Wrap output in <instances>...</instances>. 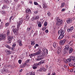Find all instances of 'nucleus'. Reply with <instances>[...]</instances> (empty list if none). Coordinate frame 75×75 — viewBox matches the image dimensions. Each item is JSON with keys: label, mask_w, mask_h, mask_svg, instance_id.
<instances>
[{"label": "nucleus", "mask_w": 75, "mask_h": 75, "mask_svg": "<svg viewBox=\"0 0 75 75\" xmlns=\"http://www.w3.org/2000/svg\"><path fill=\"white\" fill-rule=\"evenodd\" d=\"M64 33H65V31L63 30H59L58 34H60V36L59 37L58 39L61 40V39H62L64 37Z\"/></svg>", "instance_id": "1"}, {"label": "nucleus", "mask_w": 75, "mask_h": 75, "mask_svg": "<svg viewBox=\"0 0 75 75\" xmlns=\"http://www.w3.org/2000/svg\"><path fill=\"white\" fill-rule=\"evenodd\" d=\"M23 20L22 19V18H21L19 19V21L17 23V30H18L20 29L19 28V27H20V25L22 24L23 22Z\"/></svg>", "instance_id": "2"}, {"label": "nucleus", "mask_w": 75, "mask_h": 75, "mask_svg": "<svg viewBox=\"0 0 75 75\" xmlns=\"http://www.w3.org/2000/svg\"><path fill=\"white\" fill-rule=\"evenodd\" d=\"M14 38H13V37L12 36H9L8 37V41L7 42V43L8 44H10V43H11V40L13 39Z\"/></svg>", "instance_id": "3"}, {"label": "nucleus", "mask_w": 75, "mask_h": 75, "mask_svg": "<svg viewBox=\"0 0 75 75\" xmlns=\"http://www.w3.org/2000/svg\"><path fill=\"white\" fill-rule=\"evenodd\" d=\"M18 30H17V27L16 29H13L12 31H13V33H14V34L15 35H18Z\"/></svg>", "instance_id": "4"}, {"label": "nucleus", "mask_w": 75, "mask_h": 75, "mask_svg": "<svg viewBox=\"0 0 75 75\" xmlns=\"http://www.w3.org/2000/svg\"><path fill=\"white\" fill-rule=\"evenodd\" d=\"M0 37L2 38V40H5L6 39V36L5 34H3L1 35H0Z\"/></svg>", "instance_id": "5"}, {"label": "nucleus", "mask_w": 75, "mask_h": 75, "mask_svg": "<svg viewBox=\"0 0 75 75\" xmlns=\"http://www.w3.org/2000/svg\"><path fill=\"white\" fill-rule=\"evenodd\" d=\"M46 55V52H44V53H42V54H40L38 56V58H41V57H43L45 55Z\"/></svg>", "instance_id": "6"}, {"label": "nucleus", "mask_w": 75, "mask_h": 75, "mask_svg": "<svg viewBox=\"0 0 75 75\" xmlns=\"http://www.w3.org/2000/svg\"><path fill=\"white\" fill-rule=\"evenodd\" d=\"M41 51L40 50V49H39V51H38L37 52H36V53H35V55H39L41 53Z\"/></svg>", "instance_id": "7"}, {"label": "nucleus", "mask_w": 75, "mask_h": 75, "mask_svg": "<svg viewBox=\"0 0 75 75\" xmlns=\"http://www.w3.org/2000/svg\"><path fill=\"white\" fill-rule=\"evenodd\" d=\"M72 22V20L71 18H69L67 21V24H70V23H71Z\"/></svg>", "instance_id": "8"}, {"label": "nucleus", "mask_w": 75, "mask_h": 75, "mask_svg": "<svg viewBox=\"0 0 75 75\" xmlns=\"http://www.w3.org/2000/svg\"><path fill=\"white\" fill-rule=\"evenodd\" d=\"M65 41H66V40H65V39L60 41V45H63V44H64V43H65Z\"/></svg>", "instance_id": "9"}, {"label": "nucleus", "mask_w": 75, "mask_h": 75, "mask_svg": "<svg viewBox=\"0 0 75 75\" xmlns=\"http://www.w3.org/2000/svg\"><path fill=\"white\" fill-rule=\"evenodd\" d=\"M62 23V20H61V22H56V25L57 26H59Z\"/></svg>", "instance_id": "10"}, {"label": "nucleus", "mask_w": 75, "mask_h": 75, "mask_svg": "<svg viewBox=\"0 0 75 75\" xmlns=\"http://www.w3.org/2000/svg\"><path fill=\"white\" fill-rule=\"evenodd\" d=\"M18 42L19 43V45L20 46H22L23 44H22V41L21 40H19L18 41Z\"/></svg>", "instance_id": "11"}, {"label": "nucleus", "mask_w": 75, "mask_h": 75, "mask_svg": "<svg viewBox=\"0 0 75 75\" xmlns=\"http://www.w3.org/2000/svg\"><path fill=\"white\" fill-rule=\"evenodd\" d=\"M37 24L38 25V27H41L42 26V24H41V23L40 21H38L37 22Z\"/></svg>", "instance_id": "12"}, {"label": "nucleus", "mask_w": 75, "mask_h": 75, "mask_svg": "<svg viewBox=\"0 0 75 75\" xmlns=\"http://www.w3.org/2000/svg\"><path fill=\"white\" fill-rule=\"evenodd\" d=\"M70 59L72 60V61H74L75 62V57L74 56H71L70 57Z\"/></svg>", "instance_id": "13"}, {"label": "nucleus", "mask_w": 75, "mask_h": 75, "mask_svg": "<svg viewBox=\"0 0 75 75\" xmlns=\"http://www.w3.org/2000/svg\"><path fill=\"white\" fill-rule=\"evenodd\" d=\"M26 13H28V14H30L31 13V10L30 9H26Z\"/></svg>", "instance_id": "14"}, {"label": "nucleus", "mask_w": 75, "mask_h": 75, "mask_svg": "<svg viewBox=\"0 0 75 75\" xmlns=\"http://www.w3.org/2000/svg\"><path fill=\"white\" fill-rule=\"evenodd\" d=\"M73 50V49H72V48L70 47L69 51V54H71V53H72V52Z\"/></svg>", "instance_id": "15"}, {"label": "nucleus", "mask_w": 75, "mask_h": 75, "mask_svg": "<svg viewBox=\"0 0 75 75\" xmlns=\"http://www.w3.org/2000/svg\"><path fill=\"white\" fill-rule=\"evenodd\" d=\"M57 51L58 53H60V52H61V49L59 47H58Z\"/></svg>", "instance_id": "16"}, {"label": "nucleus", "mask_w": 75, "mask_h": 75, "mask_svg": "<svg viewBox=\"0 0 75 75\" xmlns=\"http://www.w3.org/2000/svg\"><path fill=\"white\" fill-rule=\"evenodd\" d=\"M65 49L67 50H69V46L68 45H66Z\"/></svg>", "instance_id": "17"}, {"label": "nucleus", "mask_w": 75, "mask_h": 75, "mask_svg": "<svg viewBox=\"0 0 75 75\" xmlns=\"http://www.w3.org/2000/svg\"><path fill=\"white\" fill-rule=\"evenodd\" d=\"M29 20H30V17H29V15H28L26 16L25 21H28Z\"/></svg>", "instance_id": "18"}, {"label": "nucleus", "mask_w": 75, "mask_h": 75, "mask_svg": "<svg viewBox=\"0 0 75 75\" xmlns=\"http://www.w3.org/2000/svg\"><path fill=\"white\" fill-rule=\"evenodd\" d=\"M39 18V16H36L35 17V18L34 17H33L32 19H33L34 20H37V19H38Z\"/></svg>", "instance_id": "19"}, {"label": "nucleus", "mask_w": 75, "mask_h": 75, "mask_svg": "<svg viewBox=\"0 0 75 75\" xmlns=\"http://www.w3.org/2000/svg\"><path fill=\"white\" fill-rule=\"evenodd\" d=\"M43 7L44 9V8H46L47 7V5L45 4H43Z\"/></svg>", "instance_id": "20"}, {"label": "nucleus", "mask_w": 75, "mask_h": 75, "mask_svg": "<svg viewBox=\"0 0 75 75\" xmlns=\"http://www.w3.org/2000/svg\"><path fill=\"white\" fill-rule=\"evenodd\" d=\"M16 44H13L12 45V47H11L12 48L11 49L12 51H13V50H14V47H15V46H16Z\"/></svg>", "instance_id": "21"}, {"label": "nucleus", "mask_w": 75, "mask_h": 75, "mask_svg": "<svg viewBox=\"0 0 75 75\" xmlns=\"http://www.w3.org/2000/svg\"><path fill=\"white\" fill-rule=\"evenodd\" d=\"M5 46L7 47V48H8V49H10V50H11V49L12 48V47H10V46H9V45H5Z\"/></svg>", "instance_id": "22"}, {"label": "nucleus", "mask_w": 75, "mask_h": 75, "mask_svg": "<svg viewBox=\"0 0 75 75\" xmlns=\"http://www.w3.org/2000/svg\"><path fill=\"white\" fill-rule=\"evenodd\" d=\"M40 65V62H39L38 63H36V64H33L34 66H35V67H38V65Z\"/></svg>", "instance_id": "23"}, {"label": "nucleus", "mask_w": 75, "mask_h": 75, "mask_svg": "<svg viewBox=\"0 0 75 75\" xmlns=\"http://www.w3.org/2000/svg\"><path fill=\"white\" fill-rule=\"evenodd\" d=\"M53 46L54 47V48H55L57 46V45L55 43L53 44Z\"/></svg>", "instance_id": "24"}, {"label": "nucleus", "mask_w": 75, "mask_h": 75, "mask_svg": "<svg viewBox=\"0 0 75 75\" xmlns=\"http://www.w3.org/2000/svg\"><path fill=\"white\" fill-rule=\"evenodd\" d=\"M11 54V52L10 50H8L7 52L6 53L7 55H10Z\"/></svg>", "instance_id": "25"}, {"label": "nucleus", "mask_w": 75, "mask_h": 75, "mask_svg": "<svg viewBox=\"0 0 75 75\" xmlns=\"http://www.w3.org/2000/svg\"><path fill=\"white\" fill-rule=\"evenodd\" d=\"M45 62V61L44 60H42L40 62H39V64H44Z\"/></svg>", "instance_id": "26"}, {"label": "nucleus", "mask_w": 75, "mask_h": 75, "mask_svg": "<svg viewBox=\"0 0 75 75\" xmlns=\"http://www.w3.org/2000/svg\"><path fill=\"white\" fill-rule=\"evenodd\" d=\"M65 3H63L62 4V5L60 7L61 8H62V7H64V5H65Z\"/></svg>", "instance_id": "27"}, {"label": "nucleus", "mask_w": 75, "mask_h": 75, "mask_svg": "<svg viewBox=\"0 0 75 75\" xmlns=\"http://www.w3.org/2000/svg\"><path fill=\"white\" fill-rule=\"evenodd\" d=\"M67 62H71V58L69 59H68L67 60Z\"/></svg>", "instance_id": "28"}, {"label": "nucleus", "mask_w": 75, "mask_h": 75, "mask_svg": "<svg viewBox=\"0 0 75 75\" xmlns=\"http://www.w3.org/2000/svg\"><path fill=\"white\" fill-rule=\"evenodd\" d=\"M6 8V5H4L3 7H2V9L3 10H4V9H5Z\"/></svg>", "instance_id": "29"}, {"label": "nucleus", "mask_w": 75, "mask_h": 75, "mask_svg": "<svg viewBox=\"0 0 75 75\" xmlns=\"http://www.w3.org/2000/svg\"><path fill=\"white\" fill-rule=\"evenodd\" d=\"M35 53H33V54H31L29 56L30 57H34V56H35Z\"/></svg>", "instance_id": "30"}, {"label": "nucleus", "mask_w": 75, "mask_h": 75, "mask_svg": "<svg viewBox=\"0 0 75 75\" xmlns=\"http://www.w3.org/2000/svg\"><path fill=\"white\" fill-rule=\"evenodd\" d=\"M56 20L57 21V22H61V20H60L58 18H57Z\"/></svg>", "instance_id": "31"}, {"label": "nucleus", "mask_w": 75, "mask_h": 75, "mask_svg": "<svg viewBox=\"0 0 75 75\" xmlns=\"http://www.w3.org/2000/svg\"><path fill=\"white\" fill-rule=\"evenodd\" d=\"M30 75H35V72L34 71H32L31 72Z\"/></svg>", "instance_id": "32"}, {"label": "nucleus", "mask_w": 75, "mask_h": 75, "mask_svg": "<svg viewBox=\"0 0 75 75\" xmlns=\"http://www.w3.org/2000/svg\"><path fill=\"white\" fill-rule=\"evenodd\" d=\"M31 27H30V28H27L28 31H30V30H31Z\"/></svg>", "instance_id": "33"}, {"label": "nucleus", "mask_w": 75, "mask_h": 75, "mask_svg": "<svg viewBox=\"0 0 75 75\" xmlns=\"http://www.w3.org/2000/svg\"><path fill=\"white\" fill-rule=\"evenodd\" d=\"M39 47V45H38V44H36L35 46H34L35 49L36 48V47Z\"/></svg>", "instance_id": "34"}, {"label": "nucleus", "mask_w": 75, "mask_h": 75, "mask_svg": "<svg viewBox=\"0 0 75 75\" xmlns=\"http://www.w3.org/2000/svg\"><path fill=\"white\" fill-rule=\"evenodd\" d=\"M49 72H51V69H52V67H50L49 68Z\"/></svg>", "instance_id": "35"}, {"label": "nucleus", "mask_w": 75, "mask_h": 75, "mask_svg": "<svg viewBox=\"0 0 75 75\" xmlns=\"http://www.w3.org/2000/svg\"><path fill=\"white\" fill-rule=\"evenodd\" d=\"M4 1L6 3H7V4L9 3V1L8 0H4Z\"/></svg>", "instance_id": "36"}, {"label": "nucleus", "mask_w": 75, "mask_h": 75, "mask_svg": "<svg viewBox=\"0 0 75 75\" xmlns=\"http://www.w3.org/2000/svg\"><path fill=\"white\" fill-rule=\"evenodd\" d=\"M44 25L45 26V27H46L47 25V22H45V23Z\"/></svg>", "instance_id": "37"}, {"label": "nucleus", "mask_w": 75, "mask_h": 75, "mask_svg": "<svg viewBox=\"0 0 75 75\" xmlns=\"http://www.w3.org/2000/svg\"><path fill=\"white\" fill-rule=\"evenodd\" d=\"M42 59V58H38L37 59V61H40V60H41V59Z\"/></svg>", "instance_id": "38"}, {"label": "nucleus", "mask_w": 75, "mask_h": 75, "mask_svg": "<svg viewBox=\"0 0 75 75\" xmlns=\"http://www.w3.org/2000/svg\"><path fill=\"white\" fill-rule=\"evenodd\" d=\"M33 69H37V67L35 66H34L33 67Z\"/></svg>", "instance_id": "39"}, {"label": "nucleus", "mask_w": 75, "mask_h": 75, "mask_svg": "<svg viewBox=\"0 0 75 75\" xmlns=\"http://www.w3.org/2000/svg\"><path fill=\"white\" fill-rule=\"evenodd\" d=\"M46 29H47V28L46 27H44L42 28V30L43 31H44Z\"/></svg>", "instance_id": "40"}, {"label": "nucleus", "mask_w": 75, "mask_h": 75, "mask_svg": "<svg viewBox=\"0 0 75 75\" xmlns=\"http://www.w3.org/2000/svg\"><path fill=\"white\" fill-rule=\"evenodd\" d=\"M21 6H23V5L24 4V2L23 1H21Z\"/></svg>", "instance_id": "41"}, {"label": "nucleus", "mask_w": 75, "mask_h": 75, "mask_svg": "<svg viewBox=\"0 0 75 75\" xmlns=\"http://www.w3.org/2000/svg\"><path fill=\"white\" fill-rule=\"evenodd\" d=\"M69 65L70 67H72V66H73V64L72 63H70L69 64Z\"/></svg>", "instance_id": "42"}, {"label": "nucleus", "mask_w": 75, "mask_h": 75, "mask_svg": "<svg viewBox=\"0 0 75 75\" xmlns=\"http://www.w3.org/2000/svg\"><path fill=\"white\" fill-rule=\"evenodd\" d=\"M21 4H18L17 6V7H18V8H20L21 7Z\"/></svg>", "instance_id": "43"}, {"label": "nucleus", "mask_w": 75, "mask_h": 75, "mask_svg": "<svg viewBox=\"0 0 75 75\" xmlns=\"http://www.w3.org/2000/svg\"><path fill=\"white\" fill-rule=\"evenodd\" d=\"M43 71H44V72H46V70L45 68L44 67H43Z\"/></svg>", "instance_id": "44"}, {"label": "nucleus", "mask_w": 75, "mask_h": 75, "mask_svg": "<svg viewBox=\"0 0 75 75\" xmlns=\"http://www.w3.org/2000/svg\"><path fill=\"white\" fill-rule=\"evenodd\" d=\"M10 34V31L8 30L7 31V35L8 36L9 35V34Z\"/></svg>", "instance_id": "45"}, {"label": "nucleus", "mask_w": 75, "mask_h": 75, "mask_svg": "<svg viewBox=\"0 0 75 75\" xmlns=\"http://www.w3.org/2000/svg\"><path fill=\"white\" fill-rule=\"evenodd\" d=\"M31 44L32 45H34L35 44V42H31Z\"/></svg>", "instance_id": "46"}, {"label": "nucleus", "mask_w": 75, "mask_h": 75, "mask_svg": "<svg viewBox=\"0 0 75 75\" xmlns=\"http://www.w3.org/2000/svg\"><path fill=\"white\" fill-rule=\"evenodd\" d=\"M22 61H21V59L19 60H18V63H19L20 64H21V63Z\"/></svg>", "instance_id": "47"}, {"label": "nucleus", "mask_w": 75, "mask_h": 75, "mask_svg": "<svg viewBox=\"0 0 75 75\" xmlns=\"http://www.w3.org/2000/svg\"><path fill=\"white\" fill-rule=\"evenodd\" d=\"M34 4L35 5H38V3H37V2H34Z\"/></svg>", "instance_id": "48"}, {"label": "nucleus", "mask_w": 75, "mask_h": 75, "mask_svg": "<svg viewBox=\"0 0 75 75\" xmlns=\"http://www.w3.org/2000/svg\"><path fill=\"white\" fill-rule=\"evenodd\" d=\"M70 29L71 30V31H72V30H74V27H73V26H72L70 28Z\"/></svg>", "instance_id": "49"}, {"label": "nucleus", "mask_w": 75, "mask_h": 75, "mask_svg": "<svg viewBox=\"0 0 75 75\" xmlns=\"http://www.w3.org/2000/svg\"><path fill=\"white\" fill-rule=\"evenodd\" d=\"M67 31L68 32H71L72 30H71L70 29H68L67 30Z\"/></svg>", "instance_id": "50"}, {"label": "nucleus", "mask_w": 75, "mask_h": 75, "mask_svg": "<svg viewBox=\"0 0 75 75\" xmlns=\"http://www.w3.org/2000/svg\"><path fill=\"white\" fill-rule=\"evenodd\" d=\"M47 14L48 16H50V15H51V14H50V12L49 11L47 12Z\"/></svg>", "instance_id": "51"}, {"label": "nucleus", "mask_w": 75, "mask_h": 75, "mask_svg": "<svg viewBox=\"0 0 75 75\" xmlns=\"http://www.w3.org/2000/svg\"><path fill=\"white\" fill-rule=\"evenodd\" d=\"M72 38L74 39L75 38V34L72 35Z\"/></svg>", "instance_id": "52"}, {"label": "nucleus", "mask_w": 75, "mask_h": 75, "mask_svg": "<svg viewBox=\"0 0 75 75\" xmlns=\"http://www.w3.org/2000/svg\"><path fill=\"white\" fill-rule=\"evenodd\" d=\"M43 70V68H41L40 69V72H42V71Z\"/></svg>", "instance_id": "53"}, {"label": "nucleus", "mask_w": 75, "mask_h": 75, "mask_svg": "<svg viewBox=\"0 0 75 75\" xmlns=\"http://www.w3.org/2000/svg\"><path fill=\"white\" fill-rule=\"evenodd\" d=\"M26 62H25V64H24L23 65V66L25 67V65H27V64H26Z\"/></svg>", "instance_id": "54"}, {"label": "nucleus", "mask_w": 75, "mask_h": 75, "mask_svg": "<svg viewBox=\"0 0 75 75\" xmlns=\"http://www.w3.org/2000/svg\"><path fill=\"white\" fill-rule=\"evenodd\" d=\"M13 18V16H11L10 18L9 21H11V18Z\"/></svg>", "instance_id": "55"}, {"label": "nucleus", "mask_w": 75, "mask_h": 75, "mask_svg": "<svg viewBox=\"0 0 75 75\" xmlns=\"http://www.w3.org/2000/svg\"><path fill=\"white\" fill-rule=\"evenodd\" d=\"M8 25H9V23H7L6 24V25L7 26V27H8Z\"/></svg>", "instance_id": "56"}, {"label": "nucleus", "mask_w": 75, "mask_h": 75, "mask_svg": "<svg viewBox=\"0 0 75 75\" xmlns=\"http://www.w3.org/2000/svg\"><path fill=\"white\" fill-rule=\"evenodd\" d=\"M45 32L46 33H48V30H45Z\"/></svg>", "instance_id": "57"}, {"label": "nucleus", "mask_w": 75, "mask_h": 75, "mask_svg": "<svg viewBox=\"0 0 75 75\" xmlns=\"http://www.w3.org/2000/svg\"><path fill=\"white\" fill-rule=\"evenodd\" d=\"M65 11V9L62 8V11Z\"/></svg>", "instance_id": "58"}, {"label": "nucleus", "mask_w": 75, "mask_h": 75, "mask_svg": "<svg viewBox=\"0 0 75 75\" xmlns=\"http://www.w3.org/2000/svg\"><path fill=\"white\" fill-rule=\"evenodd\" d=\"M73 66L74 67H75V63H73Z\"/></svg>", "instance_id": "59"}, {"label": "nucleus", "mask_w": 75, "mask_h": 75, "mask_svg": "<svg viewBox=\"0 0 75 75\" xmlns=\"http://www.w3.org/2000/svg\"><path fill=\"white\" fill-rule=\"evenodd\" d=\"M46 69H47V68H48V65H46Z\"/></svg>", "instance_id": "60"}, {"label": "nucleus", "mask_w": 75, "mask_h": 75, "mask_svg": "<svg viewBox=\"0 0 75 75\" xmlns=\"http://www.w3.org/2000/svg\"><path fill=\"white\" fill-rule=\"evenodd\" d=\"M15 28V26H12L11 28H13V29H14V28Z\"/></svg>", "instance_id": "61"}, {"label": "nucleus", "mask_w": 75, "mask_h": 75, "mask_svg": "<svg viewBox=\"0 0 75 75\" xmlns=\"http://www.w3.org/2000/svg\"><path fill=\"white\" fill-rule=\"evenodd\" d=\"M14 1L15 2H16L17 3L18 2V0H14Z\"/></svg>", "instance_id": "62"}, {"label": "nucleus", "mask_w": 75, "mask_h": 75, "mask_svg": "<svg viewBox=\"0 0 75 75\" xmlns=\"http://www.w3.org/2000/svg\"><path fill=\"white\" fill-rule=\"evenodd\" d=\"M73 71V69H71L70 70V72H72Z\"/></svg>", "instance_id": "63"}, {"label": "nucleus", "mask_w": 75, "mask_h": 75, "mask_svg": "<svg viewBox=\"0 0 75 75\" xmlns=\"http://www.w3.org/2000/svg\"><path fill=\"white\" fill-rule=\"evenodd\" d=\"M29 3H30V4H32V1H29Z\"/></svg>", "instance_id": "64"}]
</instances>
